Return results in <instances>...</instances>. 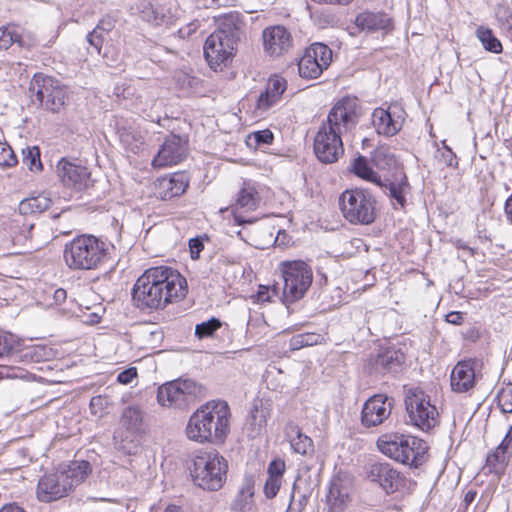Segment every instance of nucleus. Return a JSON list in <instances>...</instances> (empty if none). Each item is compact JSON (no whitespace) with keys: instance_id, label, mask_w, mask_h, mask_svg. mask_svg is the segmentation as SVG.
Returning <instances> with one entry per match:
<instances>
[{"instance_id":"obj_5","label":"nucleus","mask_w":512,"mask_h":512,"mask_svg":"<svg viewBox=\"0 0 512 512\" xmlns=\"http://www.w3.org/2000/svg\"><path fill=\"white\" fill-rule=\"evenodd\" d=\"M377 447L389 458L409 467L418 468L427 459V443L411 435L383 434L377 441Z\"/></svg>"},{"instance_id":"obj_13","label":"nucleus","mask_w":512,"mask_h":512,"mask_svg":"<svg viewBox=\"0 0 512 512\" xmlns=\"http://www.w3.org/2000/svg\"><path fill=\"white\" fill-rule=\"evenodd\" d=\"M353 477L343 471L335 474L329 485L327 505L330 512H343L351 502Z\"/></svg>"},{"instance_id":"obj_39","label":"nucleus","mask_w":512,"mask_h":512,"mask_svg":"<svg viewBox=\"0 0 512 512\" xmlns=\"http://www.w3.org/2000/svg\"><path fill=\"white\" fill-rule=\"evenodd\" d=\"M372 161L379 169H389L396 165L395 155L388 146H379L372 154Z\"/></svg>"},{"instance_id":"obj_27","label":"nucleus","mask_w":512,"mask_h":512,"mask_svg":"<svg viewBox=\"0 0 512 512\" xmlns=\"http://www.w3.org/2000/svg\"><path fill=\"white\" fill-rule=\"evenodd\" d=\"M244 26L245 22L240 14L231 12L219 18L215 33L237 44L243 35Z\"/></svg>"},{"instance_id":"obj_38","label":"nucleus","mask_w":512,"mask_h":512,"mask_svg":"<svg viewBox=\"0 0 512 512\" xmlns=\"http://www.w3.org/2000/svg\"><path fill=\"white\" fill-rule=\"evenodd\" d=\"M476 37L482 43L485 50L495 54L502 52V44L490 28L479 26L476 29Z\"/></svg>"},{"instance_id":"obj_62","label":"nucleus","mask_w":512,"mask_h":512,"mask_svg":"<svg viewBox=\"0 0 512 512\" xmlns=\"http://www.w3.org/2000/svg\"><path fill=\"white\" fill-rule=\"evenodd\" d=\"M448 323L459 325L463 322V314L461 312H450L446 315Z\"/></svg>"},{"instance_id":"obj_34","label":"nucleus","mask_w":512,"mask_h":512,"mask_svg":"<svg viewBox=\"0 0 512 512\" xmlns=\"http://www.w3.org/2000/svg\"><path fill=\"white\" fill-rule=\"evenodd\" d=\"M381 187H386L389 190L390 196L397 201L401 206L406 202L405 194L409 189L407 177L403 171H399L394 175V179L388 184Z\"/></svg>"},{"instance_id":"obj_40","label":"nucleus","mask_w":512,"mask_h":512,"mask_svg":"<svg viewBox=\"0 0 512 512\" xmlns=\"http://www.w3.org/2000/svg\"><path fill=\"white\" fill-rule=\"evenodd\" d=\"M323 341V336L316 333H302L294 335L290 340V346L294 350L301 349L307 346L320 344Z\"/></svg>"},{"instance_id":"obj_33","label":"nucleus","mask_w":512,"mask_h":512,"mask_svg":"<svg viewBox=\"0 0 512 512\" xmlns=\"http://www.w3.org/2000/svg\"><path fill=\"white\" fill-rule=\"evenodd\" d=\"M317 54L314 52H305L298 63L299 75L305 79H316L326 69L321 66L318 62H315Z\"/></svg>"},{"instance_id":"obj_12","label":"nucleus","mask_w":512,"mask_h":512,"mask_svg":"<svg viewBox=\"0 0 512 512\" xmlns=\"http://www.w3.org/2000/svg\"><path fill=\"white\" fill-rule=\"evenodd\" d=\"M198 391L194 381L177 379L158 388L157 401L163 407L185 409L195 402Z\"/></svg>"},{"instance_id":"obj_24","label":"nucleus","mask_w":512,"mask_h":512,"mask_svg":"<svg viewBox=\"0 0 512 512\" xmlns=\"http://www.w3.org/2000/svg\"><path fill=\"white\" fill-rule=\"evenodd\" d=\"M188 187L185 173H174L158 178L154 183L155 194L161 200H169L183 194Z\"/></svg>"},{"instance_id":"obj_7","label":"nucleus","mask_w":512,"mask_h":512,"mask_svg":"<svg viewBox=\"0 0 512 512\" xmlns=\"http://www.w3.org/2000/svg\"><path fill=\"white\" fill-rule=\"evenodd\" d=\"M403 390L409 422L422 431L434 428L438 424V411L431 404L430 396L417 385H405Z\"/></svg>"},{"instance_id":"obj_4","label":"nucleus","mask_w":512,"mask_h":512,"mask_svg":"<svg viewBox=\"0 0 512 512\" xmlns=\"http://www.w3.org/2000/svg\"><path fill=\"white\" fill-rule=\"evenodd\" d=\"M109 244L93 235H80L65 244L63 258L72 270H94L106 259Z\"/></svg>"},{"instance_id":"obj_55","label":"nucleus","mask_w":512,"mask_h":512,"mask_svg":"<svg viewBox=\"0 0 512 512\" xmlns=\"http://www.w3.org/2000/svg\"><path fill=\"white\" fill-rule=\"evenodd\" d=\"M87 41L90 46H92L96 52L100 54L104 42V35L101 32H98V30L93 29V31L88 33Z\"/></svg>"},{"instance_id":"obj_64","label":"nucleus","mask_w":512,"mask_h":512,"mask_svg":"<svg viewBox=\"0 0 512 512\" xmlns=\"http://www.w3.org/2000/svg\"><path fill=\"white\" fill-rule=\"evenodd\" d=\"M112 28H113V22L111 20L103 19L97 24V26L94 29L98 30V32H101L104 35V33L111 31Z\"/></svg>"},{"instance_id":"obj_8","label":"nucleus","mask_w":512,"mask_h":512,"mask_svg":"<svg viewBox=\"0 0 512 512\" xmlns=\"http://www.w3.org/2000/svg\"><path fill=\"white\" fill-rule=\"evenodd\" d=\"M344 218L352 224L369 225L376 219V200L363 189L344 191L339 198Z\"/></svg>"},{"instance_id":"obj_46","label":"nucleus","mask_w":512,"mask_h":512,"mask_svg":"<svg viewBox=\"0 0 512 512\" xmlns=\"http://www.w3.org/2000/svg\"><path fill=\"white\" fill-rule=\"evenodd\" d=\"M157 0H137L136 9L141 14V17L149 22L151 18H155V16H151L152 10L155 9V3Z\"/></svg>"},{"instance_id":"obj_17","label":"nucleus","mask_w":512,"mask_h":512,"mask_svg":"<svg viewBox=\"0 0 512 512\" xmlns=\"http://www.w3.org/2000/svg\"><path fill=\"white\" fill-rule=\"evenodd\" d=\"M393 408V399L384 394L370 397L363 405L361 423L366 428L375 427L388 419Z\"/></svg>"},{"instance_id":"obj_18","label":"nucleus","mask_w":512,"mask_h":512,"mask_svg":"<svg viewBox=\"0 0 512 512\" xmlns=\"http://www.w3.org/2000/svg\"><path fill=\"white\" fill-rule=\"evenodd\" d=\"M67 481V476L60 471L45 474L38 481L37 498L48 503L65 497L70 491Z\"/></svg>"},{"instance_id":"obj_28","label":"nucleus","mask_w":512,"mask_h":512,"mask_svg":"<svg viewBox=\"0 0 512 512\" xmlns=\"http://www.w3.org/2000/svg\"><path fill=\"white\" fill-rule=\"evenodd\" d=\"M285 436L295 453L301 455H312L314 453L313 440L303 434L298 425L290 422L285 427Z\"/></svg>"},{"instance_id":"obj_6","label":"nucleus","mask_w":512,"mask_h":512,"mask_svg":"<svg viewBox=\"0 0 512 512\" xmlns=\"http://www.w3.org/2000/svg\"><path fill=\"white\" fill-rule=\"evenodd\" d=\"M193 483L208 490H219L226 481L228 462L216 451L200 452L189 467Z\"/></svg>"},{"instance_id":"obj_14","label":"nucleus","mask_w":512,"mask_h":512,"mask_svg":"<svg viewBox=\"0 0 512 512\" xmlns=\"http://www.w3.org/2000/svg\"><path fill=\"white\" fill-rule=\"evenodd\" d=\"M406 115L400 104L393 103L387 109L376 108L372 113V123L378 134L393 136L401 130Z\"/></svg>"},{"instance_id":"obj_42","label":"nucleus","mask_w":512,"mask_h":512,"mask_svg":"<svg viewBox=\"0 0 512 512\" xmlns=\"http://www.w3.org/2000/svg\"><path fill=\"white\" fill-rule=\"evenodd\" d=\"M22 162L28 167L29 170L40 171L42 170V163L40 160V150L37 146L26 147L22 150Z\"/></svg>"},{"instance_id":"obj_1","label":"nucleus","mask_w":512,"mask_h":512,"mask_svg":"<svg viewBox=\"0 0 512 512\" xmlns=\"http://www.w3.org/2000/svg\"><path fill=\"white\" fill-rule=\"evenodd\" d=\"M187 293V281L179 271L169 266H155L138 277L132 299L141 310H162L184 299Z\"/></svg>"},{"instance_id":"obj_3","label":"nucleus","mask_w":512,"mask_h":512,"mask_svg":"<svg viewBox=\"0 0 512 512\" xmlns=\"http://www.w3.org/2000/svg\"><path fill=\"white\" fill-rule=\"evenodd\" d=\"M231 412L225 401H209L189 418L186 435L199 444H222L230 431Z\"/></svg>"},{"instance_id":"obj_15","label":"nucleus","mask_w":512,"mask_h":512,"mask_svg":"<svg viewBox=\"0 0 512 512\" xmlns=\"http://www.w3.org/2000/svg\"><path fill=\"white\" fill-rule=\"evenodd\" d=\"M365 475L371 482L379 484L386 493H394L401 486L400 473L387 462L371 461L364 467Z\"/></svg>"},{"instance_id":"obj_44","label":"nucleus","mask_w":512,"mask_h":512,"mask_svg":"<svg viewBox=\"0 0 512 512\" xmlns=\"http://www.w3.org/2000/svg\"><path fill=\"white\" fill-rule=\"evenodd\" d=\"M17 163L18 160L12 148L6 142H0V166L10 168Z\"/></svg>"},{"instance_id":"obj_37","label":"nucleus","mask_w":512,"mask_h":512,"mask_svg":"<svg viewBox=\"0 0 512 512\" xmlns=\"http://www.w3.org/2000/svg\"><path fill=\"white\" fill-rule=\"evenodd\" d=\"M510 453H506L497 447L486 457V467L490 473L502 474L510 460Z\"/></svg>"},{"instance_id":"obj_58","label":"nucleus","mask_w":512,"mask_h":512,"mask_svg":"<svg viewBox=\"0 0 512 512\" xmlns=\"http://www.w3.org/2000/svg\"><path fill=\"white\" fill-rule=\"evenodd\" d=\"M154 8L155 9L152 10L151 16H155V18H151L149 22L155 25H160L165 21L166 18L165 8L159 3L158 0L155 3Z\"/></svg>"},{"instance_id":"obj_23","label":"nucleus","mask_w":512,"mask_h":512,"mask_svg":"<svg viewBox=\"0 0 512 512\" xmlns=\"http://www.w3.org/2000/svg\"><path fill=\"white\" fill-rule=\"evenodd\" d=\"M405 361L404 354L393 347L380 350L370 359V373L386 374L397 373Z\"/></svg>"},{"instance_id":"obj_36","label":"nucleus","mask_w":512,"mask_h":512,"mask_svg":"<svg viewBox=\"0 0 512 512\" xmlns=\"http://www.w3.org/2000/svg\"><path fill=\"white\" fill-rule=\"evenodd\" d=\"M352 171L360 178L382 186L383 182L379 175L369 166L364 156H358L352 163Z\"/></svg>"},{"instance_id":"obj_41","label":"nucleus","mask_w":512,"mask_h":512,"mask_svg":"<svg viewBox=\"0 0 512 512\" xmlns=\"http://www.w3.org/2000/svg\"><path fill=\"white\" fill-rule=\"evenodd\" d=\"M305 52H314L317 54L315 58V62L321 64L322 67L328 68L332 62V50L323 43H313L308 47Z\"/></svg>"},{"instance_id":"obj_2","label":"nucleus","mask_w":512,"mask_h":512,"mask_svg":"<svg viewBox=\"0 0 512 512\" xmlns=\"http://www.w3.org/2000/svg\"><path fill=\"white\" fill-rule=\"evenodd\" d=\"M360 105L355 97L340 99L328 113L314 137V153L322 163L336 162L344 153L342 136L359 121Z\"/></svg>"},{"instance_id":"obj_31","label":"nucleus","mask_w":512,"mask_h":512,"mask_svg":"<svg viewBox=\"0 0 512 512\" xmlns=\"http://www.w3.org/2000/svg\"><path fill=\"white\" fill-rule=\"evenodd\" d=\"M146 132L137 127H127L119 130V138L124 147L134 154L145 148Z\"/></svg>"},{"instance_id":"obj_60","label":"nucleus","mask_w":512,"mask_h":512,"mask_svg":"<svg viewBox=\"0 0 512 512\" xmlns=\"http://www.w3.org/2000/svg\"><path fill=\"white\" fill-rule=\"evenodd\" d=\"M253 136L257 144H271L274 139L273 133L268 129L257 131Z\"/></svg>"},{"instance_id":"obj_57","label":"nucleus","mask_w":512,"mask_h":512,"mask_svg":"<svg viewBox=\"0 0 512 512\" xmlns=\"http://www.w3.org/2000/svg\"><path fill=\"white\" fill-rule=\"evenodd\" d=\"M13 349V339L9 334L0 332V358L7 356Z\"/></svg>"},{"instance_id":"obj_26","label":"nucleus","mask_w":512,"mask_h":512,"mask_svg":"<svg viewBox=\"0 0 512 512\" xmlns=\"http://www.w3.org/2000/svg\"><path fill=\"white\" fill-rule=\"evenodd\" d=\"M259 201L260 197L256 189L249 184H244L237 195L233 213L237 225L251 224L256 221V218H244L239 214V210L253 211L258 207Z\"/></svg>"},{"instance_id":"obj_63","label":"nucleus","mask_w":512,"mask_h":512,"mask_svg":"<svg viewBox=\"0 0 512 512\" xmlns=\"http://www.w3.org/2000/svg\"><path fill=\"white\" fill-rule=\"evenodd\" d=\"M306 497L305 496H301V499L299 500L298 504L295 503V499H294V495H292L291 497V502H290V505L288 507V511L287 512H292V511H301L303 506L305 505L306 503Z\"/></svg>"},{"instance_id":"obj_50","label":"nucleus","mask_w":512,"mask_h":512,"mask_svg":"<svg viewBox=\"0 0 512 512\" xmlns=\"http://www.w3.org/2000/svg\"><path fill=\"white\" fill-rule=\"evenodd\" d=\"M498 405L505 414L512 413V390H502L497 396Z\"/></svg>"},{"instance_id":"obj_59","label":"nucleus","mask_w":512,"mask_h":512,"mask_svg":"<svg viewBox=\"0 0 512 512\" xmlns=\"http://www.w3.org/2000/svg\"><path fill=\"white\" fill-rule=\"evenodd\" d=\"M189 248L191 258L197 260L200 257V252L204 249L203 241L200 238H193L189 240Z\"/></svg>"},{"instance_id":"obj_52","label":"nucleus","mask_w":512,"mask_h":512,"mask_svg":"<svg viewBox=\"0 0 512 512\" xmlns=\"http://www.w3.org/2000/svg\"><path fill=\"white\" fill-rule=\"evenodd\" d=\"M282 484V480L268 477L264 485V494L268 499L274 498Z\"/></svg>"},{"instance_id":"obj_43","label":"nucleus","mask_w":512,"mask_h":512,"mask_svg":"<svg viewBox=\"0 0 512 512\" xmlns=\"http://www.w3.org/2000/svg\"><path fill=\"white\" fill-rule=\"evenodd\" d=\"M221 327V322L216 318H211L208 321L197 324L195 327V335L202 339L210 337Z\"/></svg>"},{"instance_id":"obj_47","label":"nucleus","mask_w":512,"mask_h":512,"mask_svg":"<svg viewBox=\"0 0 512 512\" xmlns=\"http://www.w3.org/2000/svg\"><path fill=\"white\" fill-rule=\"evenodd\" d=\"M157 0H137L136 9L141 14V17L149 22L151 18H155V16H151L152 10L155 9V3Z\"/></svg>"},{"instance_id":"obj_11","label":"nucleus","mask_w":512,"mask_h":512,"mask_svg":"<svg viewBox=\"0 0 512 512\" xmlns=\"http://www.w3.org/2000/svg\"><path fill=\"white\" fill-rule=\"evenodd\" d=\"M284 280L283 297L287 302L301 299L312 284L313 273L311 267L301 260L281 263Z\"/></svg>"},{"instance_id":"obj_53","label":"nucleus","mask_w":512,"mask_h":512,"mask_svg":"<svg viewBox=\"0 0 512 512\" xmlns=\"http://www.w3.org/2000/svg\"><path fill=\"white\" fill-rule=\"evenodd\" d=\"M19 35L8 29H0V49L9 48L14 42L18 41Z\"/></svg>"},{"instance_id":"obj_54","label":"nucleus","mask_w":512,"mask_h":512,"mask_svg":"<svg viewBox=\"0 0 512 512\" xmlns=\"http://www.w3.org/2000/svg\"><path fill=\"white\" fill-rule=\"evenodd\" d=\"M496 16L499 22L506 28H512V11L505 6L498 7Z\"/></svg>"},{"instance_id":"obj_10","label":"nucleus","mask_w":512,"mask_h":512,"mask_svg":"<svg viewBox=\"0 0 512 512\" xmlns=\"http://www.w3.org/2000/svg\"><path fill=\"white\" fill-rule=\"evenodd\" d=\"M30 98L45 109L58 113L66 103V91L50 76L35 74L29 84Z\"/></svg>"},{"instance_id":"obj_45","label":"nucleus","mask_w":512,"mask_h":512,"mask_svg":"<svg viewBox=\"0 0 512 512\" xmlns=\"http://www.w3.org/2000/svg\"><path fill=\"white\" fill-rule=\"evenodd\" d=\"M277 289L275 286H264L260 285L258 288V291L255 295L252 296L254 299V302L258 303H266V302H272L273 297L277 296Z\"/></svg>"},{"instance_id":"obj_56","label":"nucleus","mask_w":512,"mask_h":512,"mask_svg":"<svg viewBox=\"0 0 512 512\" xmlns=\"http://www.w3.org/2000/svg\"><path fill=\"white\" fill-rule=\"evenodd\" d=\"M440 161L448 167L455 168L458 165L455 153L446 145H444V149L440 151Z\"/></svg>"},{"instance_id":"obj_30","label":"nucleus","mask_w":512,"mask_h":512,"mask_svg":"<svg viewBox=\"0 0 512 512\" xmlns=\"http://www.w3.org/2000/svg\"><path fill=\"white\" fill-rule=\"evenodd\" d=\"M355 24L361 30L369 32L385 30L391 26V19L381 12L364 11L356 17Z\"/></svg>"},{"instance_id":"obj_25","label":"nucleus","mask_w":512,"mask_h":512,"mask_svg":"<svg viewBox=\"0 0 512 512\" xmlns=\"http://www.w3.org/2000/svg\"><path fill=\"white\" fill-rule=\"evenodd\" d=\"M287 89V81L279 76L272 75L267 82L266 89L262 92L256 103V110L263 114L276 105Z\"/></svg>"},{"instance_id":"obj_49","label":"nucleus","mask_w":512,"mask_h":512,"mask_svg":"<svg viewBox=\"0 0 512 512\" xmlns=\"http://www.w3.org/2000/svg\"><path fill=\"white\" fill-rule=\"evenodd\" d=\"M285 469L286 465L284 460L280 458L274 459L268 465V477L282 480Z\"/></svg>"},{"instance_id":"obj_48","label":"nucleus","mask_w":512,"mask_h":512,"mask_svg":"<svg viewBox=\"0 0 512 512\" xmlns=\"http://www.w3.org/2000/svg\"><path fill=\"white\" fill-rule=\"evenodd\" d=\"M157 0H137L136 9L141 14V17L149 22L151 18H155V16H151L152 10L155 9V3Z\"/></svg>"},{"instance_id":"obj_32","label":"nucleus","mask_w":512,"mask_h":512,"mask_svg":"<svg viewBox=\"0 0 512 512\" xmlns=\"http://www.w3.org/2000/svg\"><path fill=\"white\" fill-rule=\"evenodd\" d=\"M91 471V465L88 461H76L69 465L67 469L60 472L67 476V482L71 490L74 486L82 483Z\"/></svg>"},{"instance_id":"obj_20","label":"nucleus","mask_w":512,"mask_h":512,"mask_svg":"<svg viewBox=\"0 0 512 512\" xmlns=\"http://www.w3.org/2000/svg\"><path fill=\"white\" fill-rule=\"evenodd\" d=\"M262 37L264 51L271 57L287 53L293 45L291 33L281 25L265 28Z\"/></svg>"},{"instance_id":"obj_29","label":"nucleus","mask_w":512,"mask_h":512,"mask_svg":"<svg viewBox=\"0 0 512 512\" xmlns=\"http://www.w3.org/2000/svg\"><path fill=\"white\" fill-rule=\"evenodd\" d=\"M271 414V407L267 401L256 399L252 404L249 415V425L253 436L259 435L266 427Z\"/></svg>"},{"instance_id":"obj_16","label":"nucleus","mask_w":512,"mask_h":512,"mask_svg":"<svg viewBox=\"0 0 512 512\" xmlns=\"http://www.w3.org/2000/svg\"><path fill=\"white\" fill-rule=\"evenodd\" d=\"M187 154V140L179 135L170 134L165 138L152 163L155 167L176 165L183 161Z\"/></svg>"},{"instance_id":"obj_22","label":"nucleus","mask_w":512,"mask_h":512,"mask_svg":"<svg viewBox=\"0 0 512 512\" xmlns=\"http://www.w3.org/2000/svg\"><path fill=\"white\" fill-rule=\"evenodd\" d=\"M477 362L475 360L459 361L450 375L451 389L456 393H465L472 389L476 381Z\"/></svg>"},{"instance_id":"obj_19","label":"nucleus","mask_w":512,"mask_h":512,"mask_svg":"<svg viewBox=\"0 0 512 512\" xmlns=\"http://www.w3.org/2000/svg\"><path fill=\"white\" fill-rule=\"evenodd\" d=\"M236 44L222 36L212 33L205 41L204 55L211 68L217 69L233 55Z\"/></svg>"},{"instance_id":"obj_51","label":"nucleus","mask_w":512,"mask_h":512,"mask_svg":"<svg viewBox=\"0 0 512 512\" xmlns=\"http://www.w3.org/2000/svg\"><path fill=\"white\" fill-rule=\"evenodd\" d=\"M254 495V479L252 476L245 477L239 490L240 500L247 502Z\"/></svg>"},{"instance_id":"obj_9","label":"nucleus","mask_w":512,"mask_h":512,"mask_svg":"<svg viewBox=\"0 0 512 512\" xmlns=\"http://www.w3.org/2000/svg\"><path fill=\"white\" fill-rule=\"evenodd\" d=\"M143 432V412L139 407L129 406L124 409L120 426L114 434L115 448L128 455L135 454Z\"/></svg>"},{"instance_id":"obj_61","label":"nucleus","mask_w":512,"mask_h":512,"mask_svg":"<svg viewBox=\"0 0 512 512\" xmlns=\"http://www.w3.org/2000/svg\"><path fill=\"white\" fill-rule=\"evenodd\" d=\"M137 376V369L135 367L128 368L120 372L117 376L118 382L121 384H129Z\"/></svg>"},{"instance_id":"obj_21","label":"nucleus","mask_w":512,"mask_h":512,"mask_svg":"<svg viewBox=\"0 0 512 512\" xmlns=\"http://www.w3.org/2000/svg\"><path fill=\"white\" fill-rule=\"evenodd\" d=\"M61 182L69 188L81 191L87 187L90 173L87 168L62 158L56 166Z\"/></svg>"},{"instance_id":"obj_35","label":"nucleus","mask_w":512,"mask_h":512,"mask_svg":"<svg viewBox=\"0 0 512 512\" xmlns=\"http://www.w3.org/2000/svg\"><path fill=\"white\" fill-rule=\"evenodd\" d=\"M52 204V200L46 195H38L22 200L19 203L18 210L21 214L42 213Z\"/></svg>"}]
</instances>
